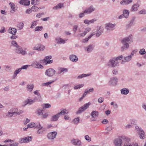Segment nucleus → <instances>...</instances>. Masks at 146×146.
I'll return each instance as SVG.
<instances>
[{
  "mask_svg": "<svg viewBox=\"0 0 146 146\" xmlns=\"http://www.w3.org/2000/svg\"><path fill=\"white\" fill-rule=\"evenodd\" d=\"M123 141L125 142L123 146H136L137 143L131 144L129 143L130 140L127 137L122 136L119 138L115 139L113 143L115 146H121Z\"/></svg>",
  "mask_w": 146,
  "mask_h": 146,
  "instance_id": "obj_1",
  "label": "nucleus"
},
{
  "mask_svg": "<svg viewBox=\"0 0 146 146\" xmlns=\"http://www.w3.org/2000/svg\"><path fill=\"white\" fill-rule=\"evenodd\" d=\"M133 40V36L131 35L123 38L121 41L123 45L121 48V51L123 52L127 49L129 47L128 43L132 42Z\"/></svg>",
  "mask_w": 146,
  "mask_h": 146,
  "instance_id": "obj_2",
  "label": "nucleus"
},
{
  "mask_svg": "<svg viewBox=\"0 0 146 146\" xmlns=\"http://www.w3.org/2000/svg\"><path fill=\"white\" fill-rule=\"evenodd\" d=\"M118 62L116 61L115 58H113L110 59L107 62V65L109 68H114L118 66Z\"/></svg>",
  "mask_w": 146,
  "mask_h": 146,
  "instance_id": "obj_3",
  "label": "nucleus"
},
{
  "mask_svg": "<svg viewBox=\"0 0 146 146\" xmlns=\"http://www.w3.org/2000/svg\"><path fill=\"white\" fill-rule=\"evenodd\" d=\"M136 130L137 131L139 135V137L141 139H144L145 138L146 135L144 131L141 128L137 126H135Z\"/></svg>",
  "mask_w": 146,
  "mask_h": 146,
  "instance_id": "obj_4",
  "label": "nucleus"
},
{
  "mask_svg": "<svg viewBox=\"0 0 146 146\" xmlns=\"http://www.w3.org/2000/svg\"><path fill=\"white\" fill-rule=\"evenodd\" d=\"M44 109H41L40 108H38L37 110V114L38 115L41 116V118H46L48 115L47 113L44 112Z\"/></svg>",
  "mask_w": 146,
  "mask_h": 146,
  "instance_id": "obj_5",
  "label": "nucleus"
},
{
  "mask_svg": "<svg viewBox=\"0 0 146 146\" xmlns=\"http://www.w3.org/2000/svg\"><path fill=\"white\" fill-rule=\"evenodd\" d=\"M90 104L91 103L90 102H89L85 104L84 106L78 109V111L76 112V114H80L82 112L84 111L89 108V106Z\"/></svg>",
  "mask_w": 146,
  "mask_h": 146,
  "instance_id": "obj_6",
  "label": "nucleus"
},
{
  "mask_svg": "<svg viewBox=\"0 0 146 146\" xmlns=\"http://www.w3.org/2000/svg\"><path fill=\"white\" fill-rule=\"evenodd\" d=\"M116 24L115 23L113 24L111 23H106L105 25V28L107 30L108 32L110 31H113L115 29V27Z\"/></svg>",
  "mask_w": 146,
  "mask_h": 146,
  "instance_id": "obj_7",
  "label": "nucleus"
},
{
  "mask_svg": "<svg viewBox=\"0 0 146 146\" xmlns=\"http://www.w3.org/2000/svg\"><path fill=\"white\" fill-rule=\"evenodd\" d=\"M15 50L16 53L21 54L23 55H25L27 54L26 51L23 50L22 47L19 45L15 47Z\"/></svg>",
  "mask_w": 146,
  "mask_h": 146,
  "instance_id": "obj_8",
  "label": "nucleus"
},
{
  "mask_svg": "<svg viewBox=\"0 0 146 146\" xmlns=\"http://www.w3.org/2000/svg\"><path fill=\"white\" fill-rule=\"evenodd\" d=\"M56 73V71L53 69L50 68L46 70L45 74L49 77L52 76Z\"/></svg>",
  "mask_w": 146,
  "mask_h": 146,
  "instance_id": "obj_9",
  "label": "nucleus"
},
{
  "mask_svg": "<svg viewBox=\"0 0 146 146\" xmlns=\"http://www.w3.org/2000/svg\"><path fill=\"white\" fill-rule=\"evenodd\" d=\"M118 79L116 77H113L110 78L108 84L110 86H115L117 84Z\"/></svg>",
  "mask_w": 146,
  "mask_h": 146,
  "instance_id": "obj_10",
  "label": "nucleus"
},
{
  "mask_svg": "<svg viewBox=\"0 0 146 146\" xmlns=\"http://www.w3.org/2000/svg\"><path fill=\"white\" fill-rule=\"evenodd\" d=\"M104 28L102 26H97L96 29V36L97 37H99L103 32Z\"/></svg>",
  "mask_w": 146,
  "mask_h": 146,
  "instance_id": "obj_11",
  "label": "nucleus"
},
{
  "mask_svg": "<svg viewBox=\"0 0 146 146\" xmlns=\"http://www.w3.org/2000/svg\"><path fill=\"white\" fill-rule=\"evenodd\" d=\"M72 143L77 146H81L82 145L81 141L78 139H73L71 140Z\"/></svg>",
  "mask_w": 146,
  "mask_h": 146,
  "instance_id": "obj_12",
  "label": "nucleus"
},
{
  "mask_svg": "<svg viewBox=\"0 0 146 146\" xmlns=\"http://www.w3.org/2000/svg\"><path fill=\"white\" fill-rule=\"evenodd\" d=\"M57 134L56 131H53L48 133L47 137L49 139H53L56 138V136Z\"/></svg>",
  "mask_w": 146,
  "mask_h": 146,
  "instance_id": "obj_13",
  "label": "nucleus"
},
{
  "mask_svg": "<svg viewBox=\"0 0 146 146\" xmlns=\"http://www.w3.org/2000/svg\"><path fill=\"white\" fill-rule=\"evenodd\" d=\"M9 4L11 9V10L10 11L11 13H14L17 9V7L13 3L10 2Z\"/></svg>",
  "mask_w": 146,
  "mask_h": 146,
  "instance_id": "obj_14",
  "label": "nucleus"
},
{
  "mask_svg": "<svg viewBox=\"0 0 146 146\" xmlns=\"http://www.w3.org/2000/svg\"><path fill=\"white\" fill-rule=\"evenodd\" d=\"M45 47L42 44H39L37 46H35L33 48L34 50H37L39 51H41L43 50L44 49Z\"/></svg>",
  "mask_w": 146,
  "mask_h": 146,
  "instance_id": "obj_15",
  "label": "nucleus"
},
{
  "mask_svg": "<svg viewBox=\"0 0 146 146\" xmlns=\"http://www.w3.org/2000/svg\"><path fill=\"white\" fill-rule=\"evenodd\" d=\"M132 57L130 55L125 57L124 58V60H122L121 62L122 64H124L125 62H128L130 61L132 59Z\"/></svg>",
  "mask_w": 146,
  "mask_h": 146,
  "instance_id": "obj_16",
  "label": "nucleus"
},
{
  "mask_svg": "<svg viewBox=\"0 0 146 146\" xmlns=\"http://www.w3.org/2000/svg\"><path fill=\"white\" fill-rule=\"evenodd\" d=\"M95 10V8L92 5H91L89 7L84 10V12L86 13L87 14H89L94 11Z\"/></svg>",
  "mask_w": 146,
  "mask_h": 146,
  "instance_id": "obj_17",
  "label": "nucleus"
},
{
  "mask_svg": "<svg viewBox=\"0 0 146 146\" xmlns=\"http://www.w3.org/2000/svg\"><path fill=\"white\" fill-rule=\"evenodd\" d=\"M94 46L93 45L90 44L85 48V50L88 53H90L94 49Z\"/></svg>",
  "mask_w": 146,
  "mask_h": 146,
  "instance_id": "obj_18",
  "label": "nucleus"
},
{
  "mask_svg": "<svg viewBox=\"0 0 146 146\" xmlns=\"http://www.w3.org/2000/svg\"><path fill=\"white\" fill-rule=\"evenodd\" d=\"M33 64H35V66H34L35 68L38 69H42L44 68L42 65L36 61H35L34 62Z\"/></svg>",
  "mask_w": 146,
  "mask_h": 146,
  "instance_id": "obj_19",
  "label": "nucleus"
},
{
  "mask_svg": "<svg viewBox=\"0 0 146 146\" xmlns=\"http://www.w3.org/2000/svg\"><path fill=\"white\" fill-rule=\"evenodd\" d=\"M133 0H123L120 2V4L122 5H127L132 2Z\"/></svg>",
  "mask_w": 146,
  "mask_h": 146,
  "instance_id": "obj_20",
  "label": "nucleus"
},
{
  "mask_svg": "<svg viewBox=\"0 0 146 146\" xmlns=\"http://www.w3.org/2000/svg\"><path fill=\"white\" fill-rule=\"evenodd\" d=\"M58 72L56 74H60L61 73L64 72H66L68 71V69L64 68H58Z\"/></svg>",
  "mask_w": 146,
  "mask_h": 146,
  "instance_id": "obj_21",
  "label": "nucleus"
},
{
  "mask_svg": "<svg viewBox=\"0 0 146 146\" xmlns=\"http://www.w3.org/2000/svg\"><path fill=\"white\" fill-rule=\"evenodd\" d=\"M70 59L71 61L74 62H76L78 60L77 57L76 55L73 54L70 56Z\"/></svg>",
  "mask_w": 146,
  "mask_h": 146,
  "instance_id": "obj_22",
  "label": "nucleus"
},
{
  "mask_svg": "<svg viewBox=\"0 0 146 146\" xmlns=\"http://www.w3.org/2000/svg\"><path fill=\"white\" fill-rule=\"evenodd\" d=\"M121 93L123 95H127L129 92V90L126 88H123L121 89Z\"/></svg>",
  "mask_w": 146,
  "mask_h": 146,
  "instance_id": "obj_23",
  "label": "nucleus"
},
{
  "mask_svg": "<svg viewBox=\"0 0 146 146\" xmlns=\"http://www.w3.org/2000/svg\"><path fill=\"white\" fill-rule=\"evenodd\" d=\"M20 3L23 5L29 6L30 4V1L29 0H22L19 2Z\"/></svg>",
  "mask_w": 146,
  "mask_h": 146,
  "instance_id": "obj_24",
  "label": "nucleus"
},
{
  "mask_svg": "<svg viewBox=\"0 0 146 146\" xmlns=\"http://www.w3.org/2000/svg\"><path fill=\"white\" fill-rule=\"evenodd\" d=\"M99 115V113L96 111H93L91 113V116L93 118L97 117Z\"/></svg>",
  "mask_w": 146,
  "mask_h": 146,
  "instance_id": "obj_25",
  "label": "nucleus"
},
{
  "mask_svg": "<svg viewBox=\"0 0 146 146\" xmlns=\"http://www.w3.org/2000/svg\"><path fill=\"white\" fill-rule=\"evenodd\" d=\"M17 32V30L16 29L10 27L9 29V33L13 35H15Z\"/></svg>",
  "mask_w": 146,
  "mask_h": 146,
  "instance_id": "obj_26",
  "label": "nucleus"
},
{
  "mask_svg": "<svg viewBox=\"0 0 146 146\" xmlns=\"http://www.w3.org/2000/svg\"><path fill=\"white\" fill-rule=\"evenodd\" d=\"M139 5L138 4L136 3L133 5L132 7L131 11H136L138 9Z\"/></svg>",
  "mask_w": 146,
  "mask_h": 146,
  "instance_id": "obj_27",
  "label": "nucleus"
},
{
  "mask_svg": "<svg viewBox=\"0 0 146 146\" xmlns=\"http://www.w3.org/2000/svg\"><path fill=\"white\" fill-rule=\"evenodd\" d=\"M129 14V11L124 9L123 11V15L124 17L126 18H127L128 17Z\"/></svg>",
  "mask_w": 146,
  "mask_h": 146,
  "instance_id": "obj_28",
  "label": "nucleus"
},
{
  "mask_svg": "<svg viewBox=\"0 0 146 146\" xmlns=\"http://www.w3.org/2000/svg\"><path fill=\"white\" fill-rule=\"evenodd\" d=\"M37 127H38V124H36L35 123H30L27 125V127L28 128H36Z\"/></svg>",
  "mask_w": 146,
  "mask_h": 146,
  "instance_id": "obj_29",
  "label": "nucleus"
},
{
  "mask_svg": "<svg viewBox=\"0 0 146 146\" xmlns=\"http://www.w3.org/2000/svg\"><path fill=\"white\" fill-rule=\"evenodd\" d=\"M55 40L57 43L58 44H64L65 42L66 41L61 38H56Z\"/></svg>",
  "mask_w": 146,
  "mask_h": 146,
  "instance_id": "obj_30",
  "label": "nucleus"
},
{
  "mask_svg": "<svg viewBox=\"0 0 146 146\" xmlns=\"http://www.w3.org/2000/svg\"><path fill=\"white\" fill-rule=\"evenodd\" d=\"M59 117L60 116L58 113L53 115L51 118V121H56L58 120Z\"/></svg>",
  "mask_w": 146,
  "mask_h": 146,
  "instance_id": "obj_31",
  "label": "nucleus"
},
{
  "mask_svg": "<svg viewBox=\"0 0 146 146\" xmlns=\"http://www.w3.org/2000/svg\"><path fill=\"white\" fill-rule=\"evenodd\" d=\"M91 74H82L79 75L77 77V78L78 79H81L83 78L90 76L91 75Z\"/></svg>",
  "mask_w": 146,
  "mask_h": 146,
  "instance_id": "obj_32",
  "label": "nucleus"
},
{
  "mask_svg": "<svg viewBox=\"0 0 146 146\" xmlns=\"http://www.w3.org/2000/svg\"><path fill=\"white\" fill-rule=\"evenodd\" d=\"M63 4L62 3H60L53 8L54 10H57L58 9H60L63 7Z\"/></svg>",
  "mask_w": 146,
  "mask_h": 146,
  "instance_id": "obj_33",
  "label": "nucleus"
},
{
  "mask_svg": "<svg viewBox=\"0 0 146 146\" xmlns=\"http://www.w3.org/2000/svg\"><path fill=\"white\" fill-rule=\"evenodd\" d=\"M95 34L96 33L95 32H93V33L91 34L87 38H85V39L83 40L82 42L84 43L87 42L93 36L95 35Z\"/></svg>",
  "mask_w": 146,
  "mask_h": 146,
  "instance_id": "obj_34",
  "label": "nucleus"
},
{
  "mask_svg": "<svg viewBox=\"0 0 146 146\" xmlns=\"http://www.w3.org/2000/svg\"><path fill=\"white\" fill-rule=\"evenodd\" d=\"M38 127H37L36 128H37L39 129L37 131V133L38 134H41L42 133L43 131H41V129H42V127L40 125V123H38Z\"/></svg>",
  "mask_w": 146,
  "mask_h": 146,
  "instance_id": "obj_35",
  "label": "nucleus"
},
{
  "mask_svg": "<svg viewBox=\"0 0 146 146\" xmlns=\"http://www.w3.org/2000/svg\"><path fill=\"white\" fill-rule=\"evenodd\" d=\"M61 110V111L58 113L59 116L60 115H64L68 113V112L67 113L66 112L67 110L65 109H62Z\"/></svg>",
  "mask_w": 146,
  "mask_h": 146,
  "instance_id": "obj_36",
  "label": "nucleus"
},
{
  "mask_svg": "<svg viewBox=\"0 0 146 146\" xmlns=\"http://www.w3.org/2000/svg\"><path fill=\"white\" fill-rule=\"evenodd\" d=\"M24 139L26 143H28L30 141H31L33 139V137L31 136H28L26 137H25Z\"/></svg>",
  "mask_w": 146,
  "mask_h": 146,
  "instance_id": "obj_37",
  "label": "nucleus"
},
{
  "mask_svg": "<svg viewBox=\"0 0 146 146\" xmlns=\"http://www.w3.org/2000/svg\"><path fill=\"white\" fill-rule=\"evenodd\" d=\"M19 145V143L18 142H15L13 143L9 144L7 145H1V146H18Z\"/></svg>",
  "mask_w": 146,
  "mask_h": 146,
  "instance_id": "obj_38",
  "label": "nucleus"
},
{
  "mask_svg": "<svg viewBox=\"0 0 146 146\" xmlns=\"http://www.w3.org/2000/svg\"><path fill=\"white\" fill-rule=\"evenodd\" d=\"M17 27L19 28V30H21L23 27L24 24L23 23H20L18 24Z\"/></svg>",
  "mask_w": 146,
  "mask_h": 146,
  "instance_id": "obj_39",
  "label": "nucleus"
},
{
  "mask_svg": "<svg viewBox=\"0 0 146 146\" xmlns=\"http://www.w3.org/2000/svg\"><path fill=\"white\" fill-rule=\"evenodd\" d=\"M42 106L43 107V109L44 108H48L51 107V105L49 104H44L42 105Z\"/></svg>",
  "mask_w": 146,
  "mask_h": 146,
  "instance_id": "obj_40",
  "label": "nucleus"
},
{
  "mask_svg": "<svg viewBox=\"0 0 146 146\" xmlns=\"http://www.w3.org/2000/svg\"><path fill=\"white\" fill-rule=\"evenodd\" d=\"M39 1L37 0H31V4L32 5H36L38 4Z\"/></svg>",
  "mask_w": 146,
  "mask_h": 146,
  "instance_id": "obj_41",
  "label": "nucleus"
},
{
  "mask_svg": "<svg viewBox=\"0 0 146 146\" xmlns=\"http://www.w3.org/2000/svg\"><path fill=\"white\" fill-rule=\"evenodd\" d=\"M146 51L144 48H142L139 51V53L141 55H143L146 53Z\"/></svg>",
  "mask_w": 146,
  "mask_h": 146,
  "instance_id": "obj_42",
  "label": "nucleus"
},
{
  "mask_svg": "<svg viewBox=\"0 0 146 146\" xmlns=\"http://www.w3.org/2000/svg\"><path fill=\"white\" fill-rule=\"evenodd\" d=\"M43 29V27L42 26H39L36 27L35 28V31H41Z\"/></svg>",
  "mask_w": 146,
  "mask_h": 146,
  "instance_id": "obj_43",
  "label": "nucleus"
},
{
  "mask_svg": "<svg viewBox=\"0 0 146 146\" xmlns=\"http://www.w3.org/2000/svg\"><path fill=\"white\" fill-rule=\"evenodd\" d=\"M14 114H15V113L14 112L9 111L8 113V114L7 115V116L9 117H12Z\"/></svg>",
  "mask_w": 146,
  "mask_h": 146,
  "instance_id": "obj_44",
  "label": "nucleus"
},
{
  "mask_svg": "<svg viewBox=\"0 0 146 146\" xmlns=\"http://www.w3.org/2000/svg\"><path fill=\"white\" fill-rule=\"evenodd\" d=\"M36 25V21H34L32 22V24L30 27L31 28H33Z\"/></svg>",
  "mask_w": 146,
  "mask_h": 146,
  "instance_id": "obj_45",
  "label": "nucleus"
},
{
  "mask_svg": "<svg viewBox=\"0 0 146 146\" xmlns=\"http://www.w3.org/2000/svg\"><path fill=\"white\" fill-rule=\"evenodd\" d=\"M84 86L83 84H80L76 86H74V88L75 90L80 89Z\"/></svg>",
  "mask_w": 146,
  "mask_h": 146,
  "instance_id": "obj_46",
  "label": "nucleus"
},
{
  "mask_svg": "<svg viewBox=\"0 0 146 146\" xmlns=\"http://www.w3.org/2000/svg\"><path fill=\"white\" fill-rule=\"evenodd\" d=\"M123 58V56L121 55L120 56H119L117 57L114 58H115L116 61H117L118 60H120L122 59Z\"/></svg>",
  "mask_w": 146,
  "mask_h": 146,
  "instance_id": "obj_47",
  "label": "nucleus"
},
{
  "mask_svg": "<svg viewBox=\"0 0 146 146\" xmlns=\"http://www.w3.org/2000/svg\"><path fill=\"white\" fill-rule=\"evenodd\" d=\"M11 44L12 45L15 47L19 45L17 42L15 40H12Z\"/></svg>",
  "mask_w": 146,
  "mask_h": 146,
  "instance_id": "obj_48",
  "label": "nucleus"
},
{
  "mask_svg": "<svg viewBox=\"0 0 146 146\" xmlns=\"http://www.w3.org/2000/svg\"><path fill=\"white\" fill-rule=\"evenodd\" d=\"M28 102L27 99L22 104V106L23 107H24L26 106L27 104H28Z\"/></svg>",
  "mask_w": 146,
  "mask_h": 146,
  "instance_id": "obj_49",
  "label": "nucleus"
},
{
  "mask_svg": "<svg viewBox=\"0 0 146 146\" xmlns=\"http://www.w3.org/2000/svg\"><path fill=\"white\" fill-rule=\"evenodd\" d=\"M85 139L88 141L89 142L90 141H91V138L89 137L88 135H86L84 137Z\"/></svg>",
  "mask_w": 146,
  "mask_h": 146,
  "instance_id": "obj_50",
  "label": "nucleus"
},
{
  "mask_svg": "<svg viewBox=\"0 0 146 146\" xmlns=\"http://www.w3.org/2000/svg\"><path fill=\"white\" fill-rule=\"evenodd\" d=\"M79 117H77L75 118L73 120L74 123L75 124H78L79 121Z\"/></svg>",
  "mask_w": 146,
  "mask_h": 146,
  "instance_id": "obj_51",
  "label": "nucleus"
},
{
  "mask_svg": "<svg viewBox=\"0 0 146 146\" xmlns=\"http://www.w3.org/2000/svg\"><path fill=\"white\" fill-rule=\"evenodd\" d=\"M27 99L29 102L28 104H29V105H31L35 102L33 100H32L31 99Z\"/></svg>",
  "mask_w": 146,
  "mask_h": 146,
  "instance_id": "obj_52",
  "label": "nucleus"
},
{
  "mask_svg": "<svg viewBox=\"0 0 146 146\" xmlns=\"http://www.w3.org/2000/svg\"><path fill=\"white\" fill-rule=\"evenodd\" d=\"M131 124L133 125H136L137 123V120L135 119H132L131 120Z\"/></svg>",
  "mask_w": 146,
  "mask_h": 146,
  "instance_id": "obj_53",
  "label": "nucleus"
},
{
  "mask_svg": "<svg viewBox=\"0 0 146 146\" xmlns=\"http://www.w3.org/2000/svg\"><path fill=\"white\" fill-rule=\"evenodd\" d=\"M34 87V85L33 84L28 85L27 88L29 89H31V91L33 90Z\"/></svg>",
  "mask_w": 146,
  "mask_h": 146,
  "instance_id": "obj_54",
  "label": "nucleus"
},
{
  "mask_svg": "<svg viewBox=\"0 0 146 146\" xmlns=\"http://www.w3.org/2000/svg\"><path fill=\"white\" fill-rule=\"evenodd\" d=\"M137 49L133 50L131 52L130 55L132 57V56H133L135 54L136 52H137Z\"/></svg>",
  "mask_w": 146,
  "mask_h": 146,
  "instance_id": "obj_55",
  "label": "nucleus"
},
{
  "mask_svg": "<svg viewBox=\"0 0 146 146\" xmlns=\"http://www.w3.org/2000/svg\"><path fill=\"white\" fill-rule=\"evenodd\" d=\"M31 9L32 11H36L38 10V8L36 6L34 5L31 7Z\"/></svg>",
  "mask_w": 146,
  "mask_h": 146,
  "instance_id": "obj_56",
  "label": "nucleus"
},
{
  "mask_svg": "<svg viewBox=\"0 0 146 146\" xmlns=\"http://www.w3.org/2000/svg\"><path fill=\"white\" fill-rule=\"evenodd\" d=\"M86 13L84 12V11L83 12L80 13L79 15V17L80 18H82L84 17Z\"/></svg>",
  "mask_w": 146,
  "mask_h": 146,
  "instance_id": "obj_57",
  "label": "nucleus"
},
{
  "mask_svg": "<svg viewBox=\"0 0 146 146\" xmlns=\"http://www.w3.org/2000/svg\"><path fill=\"white\" fill-rule=\"evenodd\" d=\"M35 53V52L33 51H31L29 52L28 53V55L29 56H32Z\"/></svg>",
  "mask_w": 146,
  "mask_h": 146,
  "instance_id": "obj_58",
  "label": "nucleus"
},
{
  "mask_svg": "<svg viewBox=\"0 0 146 146\" xmlns=\"http://www.w3.org/2000/svg\"><path fill=\"white\" fill-rule=\"evenodd\" d=\"M54 82V81H52L50 82H47L46 83H44L43 84V85L44 86H48L50 84H51L52 83Z\"/></svg>",
  "mask_w": 146,
  "mask_h": 146,
  "instance_id": "obj_59",
  "label": "nucleus"
},
{
  "mask_svg": "<svg viewBox=\"0 0 146 146\" xmlns=\"http://www.w3.org/2000/svg\"><path fill=\"white\" fill-rule=\"evenodd\" d=\"M30 66L29 65H24L23 66H22L21 67V70L22 69H27V68H28V67L29 66Z\"/></svg>",
  "mask_w": 146,
  "mask_h": 146,
  "instance_id": "obj_60",
  "label": "nucleus"
},
{
  "mask_svg": "<svg viewBox=\"0 0 146 146\" xmlns=\"http://www.w3.org/2000/svg\"><path fill=\"white\" fill-rule=\"evenodd\" d=\"M52 58V56L50 55L46 56L44 58V60L46 62V61L48 60L49 59H51Z\"/></svg>",
  "mask_w": 146,
  "mask_h": 146,
  "instance_id": "obj_61",
  "label": "nucleus"
},
{
  "mask_svg": "<svg viewBox=\"0 0 146 146\" xmlns=\"http://www.w3.org/2000/svg\"><path fill=\"white\" fill-rule=\"evenodd\" d=\"M41 98H40V97L37 98L36 97H35V98L33 99V100L34 101V102H35L36 101H40Z\"/></svg>",
  "mask_w": 146,
  "mask_h": 146,
  "instance_id": "obj_62",
  "label": "nucleus"
},
{
  "mask_svg": "<svg viewBox=\"0 0 146 146\" xmlns=\"http://www.w3.org/2000/svg\"><path fill=\"white\" fill-rule=\"evenodd\" d=\"M21 70L20 68H19L18 69L16 70L14 72V74H15V75H16V74H18L20 72Z\"/></svg>",
  "mask_w": 146,
  "mask_h": 146,
  "instance_id": "obj_63",
  "label": "nucleus"
},
{
  "mask_svg": "<svg viewBox=\"0 0 146 146\" xmlns=\"http://www.w3.org/2000/svg\"><path fill=\"white\" fill-rule=\"evenodd\" d=\"M104 98L102 97H100L98 100V102L100 103H101L103 102Z\"/></svg>",
  "mask_w": 146,
  "mask_h": 146,
  "instance_id": "obj_64",
  "label": "nucleus"
}]
</instances>
